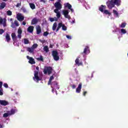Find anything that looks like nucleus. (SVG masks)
Instances as JSON below:
<instances>
[{"instance_id": "cd10ccee", "label": "nucleus", "mask_w": 128, "mask_h": 128, "mask_svg": "<svg viewBox=\"0 0 128 128\" xmlns=\"http://www.w3.org/2000/svg\"><path fill=\"white\" fill-rule=\"evenodd\" d=\"M43 50L44 52H50V50H48V46H44Z\"/></svg>"}, {"instance_id": "bf43d9fd", "label": "nucleus", "mask_w": 128, "mask_h": 128, "mask_svg": "<svg viewBox=\"0 0 128 128\" xmlns=\"http://www.w3.org/2000/svg\"><path fill=\"white\" fill-rule=\"evenodd\" d=\"M48 84H52V80H49V81L48 82Z\"/></svg>"}, {"instance_id": "f03ea898", "label": "nucleus", "mask_w": 128, "mask_h": 128, "mask_svg": "<svg viewBox=\"0 0 128 128\" xmlns=\"http://www.w3.org/2000/svg\"><path fill=\"white\" fill-rule=\"evenodd\" d=\"M60 2H62L61 0H58V2H55L54 6L56 8V9L54 10H60L62 8V5L60 3Z\"/></svg>"}, {"instance_id": "a211bd4d", "label": "nucleus", "mask_w": 128, "mask_h": 128, "mask_svg": "<svg viewBox=\"0 0 128 128\" xmlns=\"http://www.w3.org/2000/svg\"><path fill=\"white\" fill-rule=\"evenodd\" d=\"M60 10H54V12L56 14V16L58 18H60V12H58Z\"/></svg>"}, {"instance_id": "4c0bfd02", "label": "nucleus", "mask_w": 128, "mask_h": 128, "mask_svg": "<svg viewBox=\"0 0 128 128\" xmlns=\"http://www.w3.org/2000/svg\"><path fill=\"white\" fill-rule=\"evenodd\" d=\"M14 24H15L16 26H20V24H18V22L16 20H14Z\"/></svg>"}, {"instance_id": "c03bdc74", "label": "nucleus", "mask_w": 128, "mask_h": 128, "mask_svg": "<svg viewBox=\"0 0 128 128\" xmlns=\"http://www.w3.org/2000/svg\"><path fill=\"white\" fill-rule=\"evenodd\" d=\"M3 22H4V19H2V18L0 17V24H2Z\"/></svg>"}, {"instance_id": "b1692460", "label": "nucleus", "mask_w": 128, "mask_h": 128, "mask_svg": "<svg viewBox=\"0 0 128 128\" xmlns=\"http://www.w3.org/2000/svg\"><path fill=\"white\" fill-rule=\"evenodd\" d=\"M9 116H12V114H16V110L12 109L10 111L8 112Z\"/></svg>"}, {"instance_id": "a18cd8bd", "label": "nucleus", "mask_w": 128, "mask_h": 128, "mask_svg": "<svg viewBox=\"0 0 128 128\" xmlns=\"http://www.w3.org/2000/svg\"><path fill=\"white\" fill-rule=\"evenodd\" d=\"M14 24H15L14 22H12L11 24V28H16V26Z\"/></svg>"}, {"instance_id": "7ed1b4c3", "label": "nucleus", "mask_w": 128, "mask_h": 128, "mask_svg": "<svg viewBox=\"0 0 128 128\" xmlns=\"http://www.w3.org/2000/svg\"><path fill=\"white\" fill-rule=\"evenodd\" d=\"M34 80H36L37 82L40 80H42V74L38 76V71H34V77L33 78Z\"/></svg>"}, {"instance_id": "a19ab883", "label": "nucleus", "mask_w": 128, "mask_h": 128, "mask_svg": "<svg viewBox=\"0 0 128 128\" xmlns=\"http://www.w3.org/2000/svg\"><path fill=\"white\" fill-rule=\"evenodd\" d=\"M4 94V90L2 88H0V96H2Z\"/></svg>"}, {"instance_id": "3c124183", "label": "nucleus", "mask_w": 128, "mask_h": 128, "mask_svg": "<svg viewBox=\"0 0 128 128\" xmlns=\"http://www.w3.org/2000/svg\"><path fill=\"white\" fill-rule=\"evenodd\" d=\"M66 38H68V40H72V36H70L66 35Z\"/></svg>"}, {"instance_id": "7c9ffc66", "label": "nucleus", "mask_w": 128, "mask_h": 128, "mask_svg": "<svg viewBox=\"0 0 128 128\" xmlns=\"http://www.w3.org/2000/svg\"><path fill=\"white\" fill-rule=\"evenodd\" d=\"M104 14H108V16H110V14H112L108 10H104Z\"/></svg>"}, {"instance_id": "338daca9", "label": "nucleus", "mask_w": 128, "mask_h": 128, "mask_svg": "<svg viewBox=\"0 0 128 128\" xmlns=\"http://www.w3.org/2000/svg\"><path fill=\"white\" fill-rule=\"evenodd\" d=\"M36 70H40L38 66L36 67Z\"/></svg>"}, {"instance_id": "5fc2aeb1", "label": "nucleus", "mask_w": 128, "mask_h": 128, "mask_svg": "<svg viewBox=\"0 0 128 128\" xmlns=\"http://www.w3.org/2000/svg\"><path fill=\"white\" fill-rule=\"evenodd\" d=\"M22 6V4L21 3H18L16 6V8H18V6Z\"/></svg>"}, {"instance_id": "a878e982", "label": "nucleus", "mask_w": 128, "mask_h": 128, "mask_svg": "<svg viewBox=\"0 0 128 128\" xmlns=\"http://www.w3.org/2000/svg\"><path fill=\"white\" fill-rule=\"evenodd\" d=\"M36 60H38V62H44V57L42 55L40 56V58H36Z\"/></svg>"}, {"instance_id": "2f4dec72", "label": "nucleus", "mask_w": 128, "mask_h": 128, "mask_svg": "<svg viewBox=\"0 0 128 128\" xmlns=\"http://www.w3.org/2000/svg\"><path fill=\"white\" fill-rule=\"evenodd\" d=\"M113 14H115L116 16H118V12L117 10H113Z\"/></svg>"}, {"instance_id": "72a5a7b5", "label": "nucleus", "mask_w": 128, "mask_h": 128, "mask_svg": "<svg viewBox=\"0 0 128 128\" xmlns=\"http://www.w3.org/2000/svg\"><path fill=\"white\" fill-rule=\"evenodd\" d=\"M30 42V40H28L25 38L24 39V44H29Z\"/></svg>"}, {"instance_id": "f8f14e48", "label": "nucleus", "mask_w": 128, "mask_h": 128, "mask_svg": "<svg viewBox=\"0 0 128 128\" xmlns=\"http://www.w3.org/2000/svg\"><path fill=\"white\" fill-rule=\"evenodd\" d=\"M34 26H29L27 28V31L28 32H30V34H32L34 32Z\"/></svg>"}, {"instance_id": "6e6d98bb", "label": "nucleus", "mask_w": 128, "mask_h": 128, "mask_svg": "<svg viewBox=\"0 0 128 128\" xmlns=\"http://www.w3.org/2000/svg\"><path fill=\"white\" fill-rule=\"evenodd\" d=\"M86 94H88V92L86 91H84V92H83V96H86Z\"/></svg>"}, {"instance_id": "20e7f679", "label": "nucleus", "mask_w": 128, "mask_h": 128, "mask_svg": "<svg viewBox=\"0 0 128 128\" xmlns=\"http://www.w3.org/2000/svg\"><path fill=\"white\" fill-rule=\"evenodd\" d=\"M52 56L54 58V60L58 61L60 60V56H58V52L56 50H53L52 52Z\"/></svg>"}, {"instance_id": "4468645a", "label": "nucleus", "mask_w": 128, "mask_h": 128, "mask_svg": "<svg viewBox=\"0 0 128 128\" xmlns=\"http://www.w3.org/2000/svg\"><path fill=\"white\" fill-rule=\"evenodd\" d=\"M36 34H40L42 33V28L38 26L36 28Z\"/></svg>"}, {"instance_id": "f3484780", "label": "nucleus", "mask_w": 128, "mask_h": 128, "mask_svg": "<svg viewBox=\"0 0 128 128\" xmlns=\"http://www.w3.org/2000/svg\"><path fill=\"white\" fill-rule=\"evenodd\" d=\"M106 6L102 5L100 7H99V10L101 12H104V10H106Z\"/></svg>"}, {"instance_id": "8fccbe9b", "label": "nucleus", "mask_w": 128, "mask_h": 128, "mask_svg": "<svg viewBox=\"0 0 128 128\" xmlns=\"http://www.w3.org/2000/svg\"><path fill=\"white\" fill-rule=\"evenodd\" d=\"M54 76H52L50 78V80H54Z\"/></svg>"}, {"instance_id": "c756f323", "label": "nucleus", "mask_w": 128, "mask_h": 128, "mask_svg": "<svg viewBox=\"0 0 128 128\" xmlns=\"http://www.w3.org/2000/svg\"><path fill=\"white\" fill-rule=\"evenodd\" d=\"M4 28H6V20L4 19V22L2 23Z\"/></svg>"}, {"instance_id": "de8ad7c7", "label": "nucleus", "mask_w": 128, "mask_h": 128, "mask_svg": "<svg viewBox=\"0 0 128 128\" xmlns=\"http://www.w3.org/2000/svg\"><path fill=\"white\" fill-rule=\"evenodd\" d=\"M70 86L73 90H74V88H76V84H72Z\"/></svg>"}, {"instance_id": "603ef678", "label": "nucleus", "mask_w": 128, "mask_h": 128, "mask_svg": "<svg viewBox=\"0 0 128 128\" xmlns=\"http://www.w3.org/2000/svg\"><path fill=\"white\" fill-rule=\"evenodd\" d=\"M50 20L51 22H54V18H50Z\"/></svg>"}, {"instance_id": "58836bf2", "label": "nucleus", "mask_w": 128, "mask_h": 128, "mask_svg": "<svg viewBox=\"0 0 128 128\" xmlns=\"http://www.w3.org/2000/svg\"><path fill=\"white\" fill-rule=\"evenodd\" d=\"M18 34H22V30L20 28L18 29Z\"/></svg>"}, {"instance_id": "1a4fd4ad", "label": "nucleus", "mask_w": 128, "mask_h": 128, "mask_svg": "<svg viewBox=\"0 0 128 128\" xmlns=\"http://www.w3.org/2000/svg\"><path fill=\"white\" fill-rule=\"evenodd\" d=\"M62 12L64 18H70V16L68 15V14L70 12H68V10H63Z\"/></svg>"}, {"instance_id": "ddd939ff", "label": "nucleus", "mask_w": 128, "mask_h": 128, "mask_svg": "<svg viewBox=\"0 0 128 128\" xmlns=\"http://www.w3.org/2000/svg\"><path fill=\"white\" fill-rule=\"evenodd\" d=\"M38 22V19L36 18H34L32 20L31 24H36Z\"/></svg>"}, {"instance_id": "f704fd0d", "label": "nucleus", "mask_w": 128, "mask_h": 128, "mask_svg": "<svg viewBox=\"0 0 128 128\" xmlns=\"http://www.w3.org/2000/svg\"><path fill=\"white\" fill-rule=\"evenodd\" d=\"M38 44H34L32 46V48H34V50H36V48H38Z\"/></svg>"}, {"instance_id": "09e8293b", "label": "nucleus", "mask_w": 128, "mask_h": 128, "mask_svg": "<svg viewBox=\"0 0 128 128\" xmlns=\"http://www.w3.org/2000/svg\"><path fill=\"white\" fill-rule=\"evenodd\" d=\"M4 88H8V84L4 83Z\"/></svg>"}, {"instance_id": "c9c22d12", "label": "nucleus", "mask_w": 128, "mask_h": 128, "mask_svg": "<svg viewBox=\"0 0 128 128\" xmlns=\"http://www.w3.org/2000/svg\"><path fill=\"white\" fill-rule=\"evenodd\" d=\"M48 34H50V33L48 32H44L43 34L44 36H48Z\"/></svg>"}, {"instance_id": "e433bc0d", "label": "nucleus", "mask_w": 128, "mask_h": 128, "mask_svg": "<svg viewBox=\"0 0 128 128\" xmlns=\"http://www.w3.org/2000/svg\"><path fill=\"white\" fill-rule=\"evenodd\" d=\"M62 30H66V26L62 24Z\"/></svg>"}, {"instance_id": "0eeeda50", "label": "nucleus", "mask_w": 128, "mask_h": 128, "mask_svg": "<svg viewBox=\"0 0 128 128\" xmlns=\"http://www.w3.org/2000/svg\"><path fill=\"white\" fill-rule=\"evenodd\" d=\"M16 18L19 22H22L24 20V16H22V14L19 13L16 14Z\"/></svg>"}, {"instance_id": "49530a36", "label": "nucleus", "mask_w": 128, "mask_h": 128, "mask_svg": "<svg viewBox=\"0 0 128 128\" xmlns=\"http://www.w3.org/2000/svg\"><path fill=\"white\" fill-rule=\"evenodd\" d=\"M4 32V30L3 29H0V34H2Z\"/></svg>"}, {"instance_id": "79ce46f5", "label": "nucleus", "mask_w": 128, "mask_h": 128, "mask_svg": "<svg viewBox=\"0 0 128 128\" xmlns=\"http://www.w3.org/2000/svg\"><path fill=\"white\" fill-rule=\"evenodd\" d=\"M9 115H10V114L8 113H5L4 114L3 117L4 118H8V116Z\"/></svg>"}, {"instance_id": "c85d7f7f", "label": "nucleus", "mask_w": 128, "mask_h": 128, "mask_svg": "<svg viewBox=\"0 0 128 128\" xmlns=\"http://www.w3.org/2000/svg\"><path fill=\"white\" fill-rule=\"evenodd\" d=\"M30 8L32 10H34V8H36V5H34V4L32 3H30Z\"/></svg>"}, {"instance_id": "69168bd1", "label": "nucleus", "mask_w": 128, "mask_h": 128, "mask_svg": "<svg viewBox=\"0 0 128 128\" xmlns=\"http://www.w3.org/2000/svg\"><path fill=\"white\" fill-rule=\"evenodd\" d=\"M52 92H54V88H52Z\"/></svg>"}, {"instance_id": "4be33fe9", "label": "nucleus", "mask_w": 128, "mask_h": 128, "mask_svg": "<svg viewBox=\"0 0 128 128\" xmlns=\"http://www.w3.org/2000/svg\"><path fill=\"white\" fill-rule=\"evenodd\" d=\"M64 8H68V10H70L72 8V4H70V3L68 2L64 4Z\"/></svg>"}, {"instance_id": "9d476101", "label": "nucleus", "mask_w": 128, "mask_h": 128, "mask_svg": "<svg viewBox=\"0 0 128 128\" xmlns=\"http://www.w3.org/2000/svg\"><path fill=\"white\" fill-rule=\"evenodd\" d=\"M51 88H56V90H58L60 88L58 87V82H53L52 83V86Z\"/></svg>"}, {"instance_id": "f257e3e1", "label": "nucleus", "mask_w": 128, "mask_h": 128, "mask_svg": "<svg viewBox=\"0 0 128 128\" xmlns=\"http://www.w3.org/2000/svg\"><path fill=\"white\" fill-rule=\"evenodd\" d=\"M122 1L120 0H110L106 2V6L110 10H112V8H114V6H120Z\"/></svg>"}, {"instance_id": "13d9d810", "label": "nucleus", "mask_w": 128, "mask_h": 128, "mask_svg": "<svg viewBox=\"0 0 128 128\" xmlns=\"http://www.w3.org/2000/svg\"><path fill=\"white\" fill-rule=\"evenodd\" d=\"M22 24H23V26H26V21H23Z\"/></svg>"}, {"instance_id": "4d7b16f0", "label": "nucleus", "mask_w": 128, "mask_h": 128, "mask_svg": "<svg viewBox=\"0 0 128 128\" xmlns=\"http://www.w3.org/2000/svg\"><path fill=\"white\" fill-rule=\"evenodd\" d=\"M18 38H22V34H18Z\"/></svg>"}, {"instance_id": "9b49d317", "label": "nucleus", "mask_w": 128, "mask_h": 128, "mask_svg": "<svg viewBox=\"0 0 128 128\" xmlns=\"http://www.w3.org/2000/svg\"><path fill=\"white\" fill-rule=\"evenodd\" d=\"M82 83L79 84L78 85V87L76 89V92H77V94H80V92L82 90Z\"/></svg>"}, {"instance_id": "2eb2a0df", "label": "nucleus", "mask_w": 128, "mask_h": 128, "mask_svg": "<svg viewBox=\"0 0 128 128\" xmlns=\"http://www.w3.org/2000/svg\"><path fill=\"white\" fill-rule=\"evenodd\" d=\"M0 104H1V106H8V102L4 100H0Z\"/></svg>"}, {"instance_id": "6ab92c4d", "label": "nucleus", "mask_w": 128, "mask_h": 128, "mask_svg": "<svg viewBox=\"0 0 128 128\" xmlns=\"http://www.w3.org/2000/svg\"><path fill=\"white\" fill-rule=\"evenodd\" d=\"M75 62H76V64H77V66H82V62H80V59H78V58L76 60Z\"/></svg>"}, {"instance_id": "37998d69", "label": "nucleus", "mask_w": 128, "mask_h": 128, "mask_svg": "<svg viewBox=\"0 0 128 128\" xmlns=\"http://www.w3.org/2000/svg\"><path fill=\"white\" fill-rule=\"evenodd\" d=\"M121 32L124 34H126V31L124 29H121Z\"/></svg>"}, {"instance_id": "bb28decb", "label": "nucleus", "mask_w": 128, "mask_h": 128, "mask_svg": "<svg viewBox=\"0 0 128 128\" xmlns=\"http://www.w3.org/2000/svg\"><path fill=\"white\" fill-rule=\"evenodd\" d=\"M56 26H58V24L56 23V22H55L53 24V26L52 28V30H56Z\"/></svg>"}, {"instance_id": "39448f33", "label": "nucleus", "mask_w": 128, "mask_h": 128, "mask_svg": "<svg viewBox=\"0 0 128 128\" xmlns=\"http://www.w3.org/2000/svg\"><path fill=\"white\" fill-rule=\"evenodd\" d=\"M43 72L44 74H50L52 72V68L50 66L46 67Z\"/></svg>"}, {"instance_id": "412c9836", "label": "nucleus", "mask_w": 128, "mask_h": 128, "mask_svg": "<svg viewBox=\"0 0 128 128\" xmlns=\"http://www.w3.org/2000/svg\"><path fill=\"white\" fill-rule=\"evenodd\" d=\"M6 4L4 2H2L0 4V10H4V8H6Z\"/></svg>"}, {"instance_id": "680f3d73", "label": "nucleus", "mask_w": 128, "mask_h": 128, "mask_svg": "<svg viewBox=\"0 0 128 128\" xmlns=\"http://www.w3.org/2000/svg\"><path fill=\"white\" fill-rule=\"evenodd\" d=\"M41 2H44V4L46 3V1L44 0H40Z\"/></svg>"}, {"instance_id": "423d86ee", "label": "nucleus", "mask_w": 128, "mask_h": 128, "mask_svg": "<svg viewBox=\"0 0 128 128\" xmlns=\"http://www.w3.org/2000/svg\"><path fill=\"white\" fill-rule=\"evenodd\" d=\"M90 52V47L88 46H86L84 48V52L81 53V54H83V56H86V54H88Z\"/></svg>"}, {"instance_id": "473e14b6", "label": "nucleus", "mask_w": 128, "mask_h": 128, "mask_svg": "<svg viewBox=\"0 0 128 128\" xmlns=\"http://www.w3.org/2000/svg\"><path fill=\"white\" fill-rule=\"evenodd\" d=\"M126 22L122 23L121 25L120 26V28H126Z\"/></svg>"}, {"instance_id": "393cba45", "label": "nucleus", "mask_w": 128, "mask_h": 128, "mask_svg": "<svg viewBox=\"0 0 128 128\" xmlns=\"http://www.w3.org/2000/svg\"><path fill=\"white\" fill-rule=\"evenodd\" d=\"M62 27V22H60L58 24V26L57 27V28L56 30V32H58V30H60V28Z\"/></svg>"}, {"instance_id": "aec40b11", "label": "nucleus", "mask_w": 128, "mask_h": 128, "mask_svg": "<svg viewBox=\"0 0 128 128\" xmlns=\"http://www.w3.org/2000/svg\"><path fill=\"white\" fill-rule=\"evenodd\" d=\"M6 39L7 42H10V34L8 33H6Z\"/></svg>"}, {"instance_id": "0e129e2a", "label": "nucleus", "mask_w": 128, "mask_h": 128, "mask_svg": "<svg viewBox=\"0 0 128 128\" xmlns=\"http://www.w3.org/2000/svg\"><path fill=\"white\" fill-rule=\"evenodd\" d=\"M69 10H71V12H74V9H72V8H70V9H69Z\"/></svg>"}, {"instance_id": "ea45409f", "label": "nucleus", "mask_w": 128, "mask_h": 128, "mask_svg": "<svg viewBox=\"0 0 128 128\" xmlns=\"http://www.w3.org/2000/svg\"><path fill=\"white\" fill-rule=\"evenodd\" d=\"M12 11H10V10L7 11V15L8 16H12Z\"/></svg>"}, {"instance_id": "6e6552de", "label": "nucleus", "mask_w": 128, "mask_h": 128, "mask_svg": "<svg viewBox=\"0 0 128 128\" xmlns=\"http://www.w3.org/2000/svg\"><path fill=\"white\" fill-rule=\"evenodd\" d=\"M26 58L29 60V64H36V61H34V59L32 58V57H30V56H27Z\"/></svg>"}, {"instance_id": "864d4df0", "label": "nucleus", "mask_w": 128, "mask_h": 128, "mask_svg": "<svg viewBox=\"0 0 128 128\" xmlns=\"http://www.w3.org/2000/svg\"><path fill=\"white\" fill-rule=\"evenodd\" d=\"M0 88H2V82H0Z\"/></svg>"}, {"instance_id": "e2e57ef3", "label": "nucleus", "mask_w": 128, "mask_h": 128, "mask_svg": "<svg viewBox=\"0 0 128 128\" xmlns=\"http://www.w3.org/2000/svg\"><path fill=\"white\" fill-rule=\"evenodd\" d=\"M22 11L24 12H26V8H23Z\"/></svg>"}, {"instance_id": "5701e85b", "label": "nucleus", "mask_w": 128, "mask_h": 128, "mask_svg": "<svg viewBox=\"0 0 128 128\" xmlns=\"http://www.w3.org/2000/svg\"><path fill=\"white\" fill-rule=\"evenodd\" d=\"M27 50L29 52L30 54H34V50L32 47L27 48Z\"/></svg>"}, {"instance_id": "774afa93", "label": "nucleus", "mask_w": 128, "mask_h": 128, "mask_svg": "<svg viewBox=\"0 0 128 128\" xmlns=\"http://www.w3.org/2000/svg\"><path fill=\"white\" fill-rule=\"evenodd\" d=\"M0 128H2V125L0 124Z\"/></svg>"}, {"instance_id": "052dcab7", "label": "nucleus", "mask_w": 128, "mask_h": 128, "mask_svg": "<svg viewBox=\"0 0 128 128\" xmlns=\"http://www.w3.org/2000/svg\"><path fill=\"white\" fill-rule=\"evenodd\" d=\"M54 22H58V18L56 17L54 18Z\"/></svg>"}, {"instance_id": "dca6fc26", "label": "nucleus", "mask_w": 128, "mask_h": 128, "mask_svg": "<svg viewBox=\"0 0 128 128\" xmlns=\"http://www.w3.org/2000/svg\"><path fill=\"white\" fill-rule=\"evenodd\" d=\"M11 36L12 38V40L14 42H16V32H12L11 34Z\"/></svg>"}]
</instances>
